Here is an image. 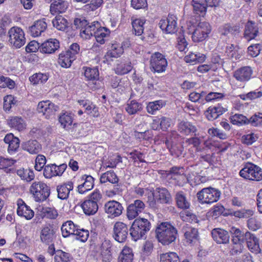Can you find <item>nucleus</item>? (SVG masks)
<instances>
[{"instance_id": "7ed1b4c3", "label": "nucleus", "mask_w": 262, "mask_h": 262, "mask_svg": "<svg viewBox=\"0 0 262 262\" xmlns=\"http://www.w3.org/2000/svg\"><path fill=\"white\" fill-rule=\"evenodd\" d=\"M150 222L144 218H137L133 222L130 229V235L134 241L141 239L150 229Z\"/></svg>"}, {"instance_id": "393cba45", "label": "nucleus", "mask_w": 262, "mask_h": 262, "mask_svg": "<svg viewBox=\"0 0 262 262\" xmlns=\"http://www.w3.org/2000/svg\"><path fill=\"white\" fill-rule=\"evenodd\" d=\"M4 141L5 143L8 144V152L10 154H13L16 152L19 147L20 141L18 138L16 137L12 133L7 134Z\"/></svg>"}, {"instance_id": "e433bc0d", "label": "nucleus", "mask_w": 262, "mask_h": 262, "mask_svg": "<svg viewBox=\"0 0 262 262\" xmlns=\"http://www.w3.org/2000/svg\"><path fill=\"white\" fill-rule=\"evenodd\" d=\"M191 5L194 14L204 17L207 13V6L202 0H192Z\"/></svg>"}, {"instance_id": "69168bd1", "label": "nucleus", "mask_w": 262, "mask_h": 262, "mask_svg": "<svg viewBox=\"0 0 262 262\" xmlns=\"http://www.w3.org/2000/svg\"><path fill=\"white\" fill-rule=\"evenodd\" d=\"M229 119L232 124L238 126L246 124V116L242 114H235L232 115L230 116Z\"/></svg>"}, {"instance_id": "338daca9", "label": "nucleus", "mask_w": 262, "mask_h": 262, "mask_svg": "<svg viewBox=\"0 0 262 262\" xmlns=\"http://www.w3.org/2000/svg\"><path fill=\"white\" fill-rule=\"evenodd\" d=\"M74 235L76 239L84 243L88 240L89 237V231L88 230L80 228V227L78 226Z\"/></svg>"}, {"instance_id": "052dcab7", "label": "nucleus", "mask_w": 262, "mask_h": 262, "mask_svg": "<svg viewBox=\"0 0 262 262\" xmlns=\"http://www.w3.org/2000/svg\"><path fill=\"white\" fill-rule=\"evenodd\" d=\"M16 161L11 159L1 158L0 160V169H4L7 172H13L12 167Z\"/></svg>"}, {"instance_id": "3c124183", "label": "nucleus", "mask_w": 262, "mask_h": 262, "mask_svg": "<svg viewBox=\"0 0 262 262\" xmlns=\"http://www.w3.org/2000/svg\"><path fill=\"white\" fill-rule=\"evenodd\" d=\"M133 256L132 249L125 246L119 256L118 262H132Z\"/></svg>"}, {"instance_id": "a18cd8bd", "label": "nucleus", "mask_w": 262, "mask_h": 262, "mask_svg": "<svg viewBox=\"0 0 262 262\" xmlns=\"http://www.w3.org/2000/svg\"><path fill=\"white\" fill-rule=\"evenodd\" d=\"M118 181L119 179L113 170H109L103 173L100 178L101 183L110 182L112 184H116Z\"/></svg>"}, {"instance_id": "58836bf2", "label": "nucleus", "mask_w": 262, "mask_h": 262, "mask_svg": "<svg viewBox=\"0 0 262 262\" xmlns=\"http://www.w3.org/2000/svg\"><path fill=\"white\" fill-rule=\"evenodd\" d=\"M164 143L172 156L178 158L182 155L184 147L181 143H176L170 144L167 139L164 141Z\"/></svg>"}, {"instance_id": "37998d69", "label": "nucleus", "mask_w": 262, "mask_h": 262, "mask_svg": "<svg viewBox=\"0 0 262 262\" xmlns=\"http://www.w3.org/2000/svg\"><path fill=\"white\" fill-rule=\"evenodd\" d=\"M58 121L63 128H69L73 124L74 115L71 113L65 112L60 115Z\"/></svg>"}, {"instance_id": "412c9836", "label": "nucleus", "mask_w": 262, "mask_h": 262, "mask_svg": "<svg viewBox=\"0 0 262 262\" xmlns=\"http://www.w3.org/2000/svg\"><path fill=\"white\" fill-rule=\"evenodd\" d=\"M247 179L256 181L261 180V169L252 163L247 162Z\"/></svg>"}, {"instance_id": "bf43d9fd", "label": "nucleus", "mask_w": 262, "mask_h": 262, "mask_svg": "<svg viewBox=\"0 0 262 262\" xmlns=\"http://www.w3.org/2000/svg\"><path fill=\"white\" fill-rule=\"evenodd\" d=\"M165 104V103L162 100L150 102L147 105V111L148 113L153 115L156 111L162 108Z\"/></svg>"}, {"instance_id": "0e129e2a", "label": "nucleus", "mask_w": 262, "mask_h": 262, "mask_svg": "<svg viewBox=\"0 0 262 262\" xmlns=\"http://www.w3.org/2000/svg\"><path fill=\"white\" fill-rule=\"evenodd\" d=\"M184 143L186 147L191 146L196 151H199L201 150L200 145L201 144V140L199 137L195 136L187 138L184 142Z\"/></svg>"}, {"instance_id": "ddd939ff", "label": "nucleus", "mask_w": 262, "mask_h": 262, "mask_svg": "<svg viewBox=\"0 0 262 262\" xmlns=\"http://www.w3.org/2000/svg\"><path fill=\"white\" fill-rule=\"evenodd\" d=\"M115 239L119 243L124 242L128 235V229L127 226L122 222L115 223L113 228Z\"/></svg>"}, {"instance_id": "e2e57ef3", "label": "nucleus", "mask_w": 262, "mask_h": 262, "mask_svg": "<svg viewBox=\"0 0 262 262\" xmlns=\"http://www.w3.org/2000/svg\"><path fill=\"white\" fill-rule=\"evenodd\" d=\"M73 259L72 255L62 250H57L54 256L55 262H70Z\"/></svg>"}, {"instance_id": "dca6fc26", "label": "nucleus", "mask_w": 262, "mask_h": 262, "mask_svg": "<svg viewBox=\"0 0 262 262\" xmlns=\"http://www.w3.org/2000/svg\"><path fill=\"white\" fill-rule=\"evenodd\" d=\"M16 205V212L19 216L24 217L27 220H30L34 217V211L29 206L27 205L22 199L19 198L17 199Z\"/></svg>"}, {"instance_id": "49530a36", "label": "nucleus", "mask_w": 262, "mask_h": 262, "mask_svg": "<svg viewBox=\"0 0 262 262\" xmlns=\"http://www.w3.org/2000/svg\"><path fill=\"white\" fill-rule=\"evenodd\" d=\"M158 193V199L162 204H169L172 201L171 196L168 190L165 188L157 189Z\"/></svg>"}, {"instance_id": "de8ad7c7", "label": "nucleus", "mask_w": 262, "mask_h": 262, "mask_svg": "<svg viewBox=\"0 0 262 262\" xmlns=\"http://www.w3.org/2000/svg\"><path fill=\"white\" fill-rule=\"evenodd\" d=\"M49 78L48 73H36L29 77L31 83L34 85L43 84L47 82Z\"/></svg>"}, {"instance_id": "ea45409f", "label": "nucleus", "mask_w": 262, "mask_h": 262, "mask_svg": "<svg viewBox=\"0 0 262 262\" xmlns=\"http://www.w3.org/2000/svg\"><path fill=\"white\" fill-rule=\"evenodd\" d=\"M23 149L31 154H37L41 149V144L36 140H31L24 143Z\"/></svg>"}, {"instance_id": "4d7b16f0", "label": "nucleus", "mask_w": 262, "mask_h": 262, "mask_svg": "<svg viewBox=\"0 0 262 262\" xmlns=\"http://www.w3.org/2000/svg\"><path fill=\"white\" fill-rule=\"evenodd\" d=\"M52 23L54 27L60 31H65L68 26L67 20L61 15L56 16Z\"/></svg>"}, {"instance_id": "1a4fd4ad", "label": "nucleus", "mask_w": 262, "mask_h": 262, "mask_svg": "<svg viewBox=\"0 0 262 262\" xmlns=\"http://www.w3.org/2000/svg\"><path fill=\"white\" fill-rule=\"evenodd\" d=\"M168 62L165 56L159 52L153 53L150 58L149 66L153 73L164 72L167 68Z\"/></svg>"}, {"instance_id": "39448f33", "label": "nucleus", "mask_w": 262, "mask_h": 262, "mask_svg": "<svg viewBox=\"0 0 262 262\" xmlns=\"http://www.w3.org/2000/svg\"><path fill=\"white\" fill-rule=\"evenodd\" d=\"M102 198V194L99 190H94L91 193L81 205L84 213L87 215L95 214L98 210V204Z\"/></svg>"}, {"instance_id": "680f3d73", "label": "nucleus", "mask_w": 262, "mask_h": 262, "mask_svg": "<svg viewBox=\"0 0 262 262\" xmlns=\"http://www.w3.org/2000/svg\"><path fill=\"white\" fill-rule=\"evenodd\" d=\"M180 216L183 221L190 223H196L198 220L196 215L188 209L181 211Z\"/></svg>"}, {"instance_id": "f8f14e48", "label": "nucleus", "mask_w": 262, "mask_h": 262, "mask_svg": "<svg viewBox=\"0 0 262 262\" xmlns=\"http://www.w3.org/2000/svg\"><path fill=\"white\" fill-rule=\"evenodd\" d=\"M58 109V106L49 100L42 101L38 103L37 110L42 113L45 117L49 119L53 117Z\"/></svg>"}, {"instance_id": "f257e3e1", "label": "nucleus", "mask_w": 262, "mask_h": 262, "mask_svg": "<svg viewBox=\"0 0 262 262\" xmlns=\"http://www.w3.org/2000/svg\"><path fill=\"white\" fill-rule=\"evenodd\" d=\"M156 237L163 246H168L176 239L178 230L169 222H161L155 230Z\"/></svg>"}, {"instance_id": "4468645a", "label": "nucleus", "mask_w": 262, "mask_h": 262, "mask_svg": "<svg viewBox=\"0 0 262 262\" xmlns=\"http://www.w3.org/2000/svg\"><path fill=\"white\" fill-rule=\"evenodd\" d=\"M145 204L140 200L134 201L127 207L126 216L129 220L135 219L138 215L142 213L145 209Z\"/></svg>"}, {"instance_id": "bb28decb", "label": "nucleus", "mask_w": 262, "mask_h": 262, "mask_svg": "<svg viewBox=\"0 0 262 262\" xmlns=\"http://www.w3.org/2000/svg\"><path fill=\"white\" fill-rule=\"evenodd\" d=\"M183 231L187 244H194L199 240V232L197 229L191 227H186L183 229Z\"/></svg>"}, {"instance_id": "b1692460", "label": "nucleus", "mask_w": 262, "mask_h": 262, "mask_svg": "<svg viewBox=\"0 0 262 262\" xmlns=\"http://www.w3.org/2000/svg\"><path fill=\"white\" fill-rule=\"evenodd\" d=\"M178 131L184 136L196 135V127L189 121H182L178 125Z\"/></svg>"}, {"instance_id": "4c0bfd02", "label": "nucleus", "mask_w": 262, "mask_h": 262, "mask_svg": "<svg viewBox=\"0 0 262 262\" xmlns=\"http://www.w3.org/2000/svg\"><path fill=\"white\" fill-rule=\"evenodd\" d=\"M205 146L209 149L213 147L216 148L218 151L217 154H221L226 151L230 146L231 144L228 142H219V141H206L204 143Z\"/></svg>"}, {"instance_id": "f3484780", "label": "nucleus", "mask_w": 262, "mask_h": 262, "mask_svg": "<svg viewBox=\"0 0 262 262\" xmlns=\"http://www.w3.org/2000/svg\"><path fill=\"white\" fill-rule=\"evenodd\" d=\"M60 47L58 40L55 38H50L43 42L39 47L41 53L51 54L54 53Z\"/></svg>"}, {"instance_id": "2eb2a0df", "label": "nucleus", "mask_w": 262, "mask_h": 262, "mask_svg": "<svg viewBox=\"0 0 262 262\" xmlns=\"http://www.w3.org/2000/svg\"><path fill=\"white\" fill-rule=\"evenodd\" d=\"M104 211L112 218L119 216L122 213L123 207L119 202L112 200L107 202L104 204Z\"/></svg>"}, {"instance_id": "c9c22d12", "label": "nucleus", "mask_w": 262, "mask_h": 262, "mask_svg": "<svg viewBox=\"0 0 262 262\" xmlns=\"http://www.w3.org/2000/svg\"><path fill=\"white\" fill-rule=\"evenodd\" d=\"M68 7V2L64 0H56L50 5V12L53 15L64 12Z\"/></svg>"}, {"instance_id": "473e14b6", "label": "nucleus", "mask_w": 262, "mask_h": 262, "mask_svg": "<svg viewBox=\"0 0 262 262\" xmlns=\"http://www.w3.org/2000/svg\"><path fill=\"white\" fill-rule=\"evenodd\" d=\"M175 201L177 207L180 209L187 210L190 207V203L187 198L186 193L182 191L176 193Z\"/></svg>"}, {"instance_id": "c756f323", "label": "nucleus", "mask_w": 262, "mask_h": 262, "mask_svg": "<svg viewBox=\"0 0 262 262\" xmlns=\"http://www.w3.org/2000/svg\"><path fill=\"white\" fill-rule=\"evenodd\" d=\"M125 43L128 45L127 41H123L121 44L114 41L111 45L110 50L107 52L106 56L111 58H118L124 52L123 46Z\"/></svg>"}, {"instance_id": "9b49d317", "label": "nucleus", "mask_w": 262, "mask_h": 262, "mask_svg": "<svg viewBox=\"0 0 262 262\" xmlns=\"http://www.w3.org/2000/svg\"><path fill=\"white\" fill-rule=\"evenodd\" d=\"M159 26L162 31L166 34H174L177 31V17L173 14H169L165 18H162Z\"/></svg>"}, {"instance_id": "423d86ee", "label": "nucleus", "mask_w": 262, "mask_h": 262, "mask_svg": "<svg viewBox=\"0 0 262 262\" xmlns=\"http://www.w3.org/2000/svg\"><path fill=\"white\" fill-rule=\"evenodd\" d=\"M80 51L79 45L77 43H72L68 50L62 51L58 55V62L64 68L71 66L72 62L76 59V55Z\"/></svg>"}, {"instance_id": "603ef678", "label": "nucleus", "mask_w": 262, "mask_h": 262, "mask_svg": "<svg viewBox=\"0 0 262 262\" xmlns=\"http://www.w3.org/2000/svg\"><path fill=\"white\" fill-rule=\"evenodd\" d=\"M142 104L135 100L128 101L125 107V111L129 115H134L142 110Z\"/></svg>"}, {"instance_id": "c03bdc74", "label": "nucleus", "mask_w": 262, "mask_h": 262, "mask_svg": "<svg viewBox=\"0 0 262 262\" xmlns=\"http://www.w3.org/2000/svg\"><path fill=\"white\" fill-rule=\"evenodd\" d=\"M84 75L88 81H94L99 79V72L98 68L83 67Z\"/></svg>"}, {"instance_id": "5701e85b", "label": "nucleus", "mask_w": 262, "mask_h": 262, "mask_svg": "<svg viewBox=\"0 0 262 262\" xmlns=\"http://www.w3.org/2000/svg\"><path fill=\"white\" fill-rule=\"evenodd\" d=\"M211 235L213 240L217 244H227L229 242L230 236L226 230L217 228L211 231Z\"/></svg>"}, {"instance_id": "4be33fe9", "label": "nucleus", "mask_w": 262, "mask_h": 262, "mask_svg": "<svg viewBox=\"0 0 262 262\" xmlns=\"http://www.w3.org/2000/svg\"><path fill=\"white\" fill-rule=\"evenodd\" d=\"M146 19L145 17H136L133 16L131 18V24L132 26V33L136 36H141L144 33L145 24Z\"/></svg>"}, {"instance_id": "79ce46f5", "label": "nucleus", "mask_w": 262, "mask_h": 262, "mask_svg": "<svg viewBox=\"0 0 262 262\" xmlns=\"http://www.w3.org/2000/svg\"><path fill=\"white\" fill-rule=\"evenodd\" d=\"M40 214L42 218L55 220L58 216L57 210L54 207H42L40 210Z\"/></svg>"}, {"instance_id": "a211bd4d", "label": "nucleus", "mask_w": 262, "mask_h": 262, "mask_svg": "<svg viewBox=\"0 0 262 262\" xmlns=\"http://www.w3.org/2000/svg\"><path fill=\"white\" fill-rule=\"evenodd\" d=\"M78 104L85 108L84 112L88 115L94 118L99 117V107L89 99L78 100Z\"/></svg>"}, {"instance_id": "9d476101", "label": "nucleus", "mask_w": 262, "mask_h": 262, "mask_svg": "<svg viewBox=\"0 0 262 262\" xmlns=\"http://www.w3.org/2000/svg\"><path fill=\"white\" fill-rule=\"evenodd\" d=\"M8 41L10 44L16 49L23 47L26 43L24 31L18 27H13L8 31Z\"/></svg>"}, {"instance_id": "2f4dec72", "label": "nucleus", "mask_w": 262, "mask_h": 262, "mask_svg": "<svg viewBox=\"0 0 262 262\" xmlns=\"http://www.w3.org/2000/svg\"><path fill=\"white\" fill-rule=\"evenodd\" d=\"M82 180L84 181L77 187L78 192L80 194H84L85 192L92 190L94 186V179L90 175H84Z\"/></svg>"}, {"instance_id": "f704fd0d", "label": "nucleus", "mask_w": 262, "mask_h": 262, "mask_svg": "<svg viewBox=\"0 0 262 262\" xmlns=\"http://www.w3.org/2000/svg\"><path fill=\"white\" fill-rule=\"evenodd\" d=\"M247 247L253 253L258 254L260 252L258 239L248 231H247Z\"/></svg>"}, {"instance_id": "13d9d810", "label": "nucleus", "mask_w": 262, "mask_h": 262, "mask_svg": "<svg viewBox=\"0 0 262 262\" xmlns=\"http://www.w3.org/2000/svg\"><path fill=\"white\" fill-rule=\"evenodd\" d=\"M232 235L233 243L244 242L246 240V234L239 229L235 227H232L230 230Z\"/></svg>"}, {"instance_id": "a878e982", "label": "nucleus", "mask_w": 262, "mask_h": 262, "mask_svg": "<svg viewBox=\"0 0 262 262\" xmlns=\"http://www.w3.org/2000/svg\"><path fill=\"white\" fill-rule=\"evenodd\" d=\"M47 28L46 19L42 18L35 21L34 24L29 28L31 35L33 37H37L41 35Z\"/></svg>"}, {"instance_id": "0eeeda50", "label": "nucleus", "mask_w": 262, "mask_h": 262, "mask_svg": "<svg viewBox=\"0 0 262 262\" xmlns=\"http://www.w3.org/2000/svg\"><path fill=\"white\" fill-rule=\"evenodd\" d=\"M221 191L212 187H205L199 191L196 196L199 202L202 204H211L217 202L221 196Z\"/></svg>"}, {"instance_id": "cd10ccee", "label": "nucleus", "mask_w": 262, "mask_h": 262, "mask_svg": "<svg viewBox=\"0 0 262 262\" xmlns=\"http://www.w3.org/2000/svg\"><path fill=\"white\" fill-rule=\"evenodd\" d=\"M7 124L11 128L18 131H23L26 128L25 120L19 116H11L7 119Z\"/></svg>"}, {"instance_id": "774afa93", "label": "nucleus", "mask_w": 262, "mask_h": 262, "mask_svg": "<svg viewBox=\"0 0 262 262\" xmlns=\"http://www.w3.org/2000/svg\"><path fill=\"white\" fill-rule=\"evenodd\" d=\"M208 134L212 137H217L222 140L227 139V135L217 128L212 127L208 130Z\"/></svg>"}, {"instance_id": "20e7f679", "label": "nucleus", "mask_w": 262, "mask_h": 262, "mask_svg": "<svg viewBox=\"0 0 262 262\" xmlns=\"http://www.w3.org/2000/svg\"><path fill=\"white\" fill-rule=\"evenodd\" d=\"M29 191L36 202L46 201L51 194V188L46 183L41 181H35L30 187Z\"/></svg>"}, {"instance_id": "5fc2aeb1", "label": "nucleus", "mask_w": 262, "mask_h": 262, "mask_svg": "<svg viewBox=\"0 0 262 262\" xmlns=\"http://www.w3.org/2000/svg\"><path fill=\"white\" fill-rule=\"evenodd\" d=\"M180 257L174 252H169L160 254V262H180Z\"/></svg>"}, {"instance_id": "c85d7f7f", "label": "nucleus", "mask_w": 262, "mask_h": 262, "mask_svg": "<svg viewBox=\"0 0 262 262\" xmlns=\"http://www.w3.org/2000/svg\"><path fill=\"white\" fill-rule=\"evenodd\" d=\"M55 232L51 225L43 226L41 230L40 238L42 243L49 244L53 241Z\"/></svg>"}, {"instance_id": "f03ea898", "label": "nucleus", "mask_w": 262, "mask_h": 262, "mask_svg": "<svg viewBox=\"0 0 262 262\" xmlns=\"http://www.w3.org/2000/svg\"><path fill=\"white\" fill-rule=\"evenodd\" d=\"M100 24L98 21L90 23L84 18H76L74 20L76 28L80 30V37L84 39H90L94 36Z\"/></svg>"}, {"instance_id": "864d4df0", "label": "nucleus", "mask_w": 262, "mask_h": 262, "mask_svg": "<svg viewBox=\"0 0 262 262\" xmlns=\"http://www.w3.org/2000/svg\"><path fill=\"white\" fill-rule=\"evenodd\" d=\"M16 173L22 180L28 182H31L34 179V172L29 168H20L16 171Z\"/></svg>"}, {"instance_id": "72a5a7b5", "label": "nucleus", "mask_w": 262, "mask_h": 262, "mask_svg": "<svg viewBox=\"0 0 262 262\" xmlns=\"http://www.w3.org/2000/svg\"><path fill=\"white\" fill-rule=\"evenodd\" d=\"M79 226L69 220L64 222L61 227L62 235L63 237H68L74 235Z\"/></svg>"}, {"instance_id": "6e6552de", "label": "nucleus", "mask_w": 262, "mask_h": 262, "mask_svg": "<svg viewBox=\"0 0 262 262\" xmlns=\"http://www.w3.org/2000/svg\"><path fill=\"white\" fill-rule=\"evenodd\" d=\"M211 26L206 21H200L192 26L191 38L194 42H200L206 40L211 32Z\"/></svg>"}, {"instance_id": "6e6d98bb", "label": "nucleus", "mask_w": 262, "mask_h": 262, "mask_svg": "<svg viewBox=\"0 0 262 262\" xmlns=\"http://www.w3.org/2000/svg\"><path fill=\"white\" fill-rule=\"evenodd\" d=\"M258 32V28L254 23L251 21L247 22V40L248 41L254 39Z\"/></svg>"}, {"instance_id": "09e8293b", "label": "nucleus", "mask_w": 262, "mask_h": 262, "mask_svg": "<svg viewBox=\"0 0 262 262\" xmlns=\"http://www.w3.org/2000/svg\"><path fill=\"white\" fill-rule=\"evenodd\" d=\"M239 32L238 26H231L230 24H225L219 28V32L223 35H227L229 34H236Z\"/></svg>"}, {"instance_id": "aec40b11", "label": "nucleus", "mask_w": 262, "mask_h": 262, "mask_svg": "<svg viewBox=\"0 0 262 262\" xmlns=\"http://www.w3.org/2000/svg\"><path fill=\"white\" fill-rule=\"evenodd\" d=\"M227 108L224 107L222 104H217L216 105L209 106L205 112L206 118L209 121H213L225 113Z\"/></svg>"}, {"instance_id": "8fccbe9b", "label": "nucleus", "mask_w": 262, "mask_h": 262, "mask_svg": "<svg viewBox=\"0 0 262 262\" xmlns=\"http://www.w3.org/2000/svg\"><path fill=\"white\" fill-rule=\"evenodd\" d=\"M133 67L130 62H121L117 64L115 72L118 75H124L131 71Z\"/></svg>"}, {"instance_id": "7c9ffc66", "label": "nucleus", "mask_w": 262, "mask_h": 262, "mask_svg": "<svg viewBox=\"0 0 262 262\" xmlns=\"http://www.w3.org/2000/svg\"><path fill=\"white\" fill-rule=\"evenodd\" d=\"M111 35V31L108 28L102 27L101 24L98 27L94 37L96 41L100 45H103Z\"/></svg>"}, {"instance_id": "a19ab883", "label": "nucleus", "mask_w": 262, "mask_h": 262, "mask_svg": "<svg viewBox=\"0 0 262 262\" xmlns=\"http://www.w3.org/2000/svg\"><path fill=\"white\" fill-rule=\"evenodd\" d=\"M206 58L204 54L201 53H194L190 52L184 57V60L186 62L190 63L192 64H195L199 63L204 62Z\"/></svg>"}, {"instance_id": "6ab92c4d", "label": "nucleus", "mask_w": 262, "mask_h": 262, "mask_svg": "<svg viewBox=\"0 0 262 262\" xmlns=\"http://www.w3.org/2000/svg\"><path fill=\"white\" fill-rule=\"evenodd\" d=\"M73 188L74 184L71 181L58 185L56 187L57 198L61 200H67L70 191L73 190Z\"/></svg>"}]
</instances>
